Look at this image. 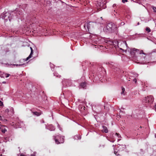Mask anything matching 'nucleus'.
I'll return each mask as SVG.
<instances>
[{"instance_id": "17", "label": "nucleus", "mask_w": 156, "mask_h": 156, "mask_svg": "<svg viewBox=\"0 0 156 156\" xmlns=\"http://www.w3.org/2000/svg\"><path fill=\"white\" fill-rule=\"evenodd\" d=\"M8 66L10 67H13L15 66V64H8Z\"/></svg>"}, {"instance_id": "20", "label": "nucleus", "mask_w": 156, "mask_h": 156, "mask_svg": "<svg viewBox=\"0 0 156 156\" xmlns=\"http://www.w3.org/2000/svg\"><path fill=\"white\" fill-rule=\"evenodd\" d=\"M54 76H55L57 77H60L61 76L59 75L58 73H54Z\"/></svg>"}, {"instance_id": "9", "label": "nucleus", "mask_w": 156, "mask_h": 156, "mask_svg": "<svg viewBox=\"0 0 156 156\" xmlns=\"http://www.w3.org/2000/svg\"><path fill=\"white\" fill-rule=\"evenodd\" d=\"M30 111L33 114V115H36L37 116H38L42 114V112L41 111L39 112H34L33 111L32 109H31Z\"/></svg>"}, {"instance_id": "16", "label": "nucleus", "mask_w": 156, "mask_h": 156, "mask_svg": "<svg viewBox=\"0 0 156 156\" xmlns=\"http://www.w3.org/2000/svg\"><path fill=\"white\" fill-rule=\"evenodd\" d=\"M3 51L5 53H7L9 51V50L8 48L5 47Z\"/></svg>"}, {"instance_id": "45", "label": "nucleus", "mask_w": 156, "mask_h": 156, "mask_svg": "<svg viewBox=\"0 0 156 156\" xmlns=\"http://www.w3.org/2000/svg\"><path fill=\"white\" fill-rule=\"evenodd\" d=\"M140 150H141V151H142V152H143V150L142 149H140Z\"/></svg>"}, {"instance_id": "5", "label": "nucleus", "mask_w": 156, "mask_h": 156, "mask_svg": "<svg viewBox=\"0 0 156 156\" xmlns=\"http://www.w3.org/2000/svg\"><path fill=\"white\" fill-rule=\"evenodd\" d=\"M55 143L57 144L62 143L64 142L63 136H60L59 135L54 136H53Z\"/></svg>"}, {"instance_id": "3", "label": "nucleus", "mask_w": 156, "mask_h": 156, "mask_svg": "<svg viewBox=\"0 0 156 156\" xmlns=\"http://www.w3.org/2000/svg\"><path fill=\"white\" fill-rule=\"evenodd\" d=\"M129 52L132 57H136L138 55L142 54L144 55H146V53L143 52V50H140L135 48L130 49Z\"/></svg>"}, {"instance_id": "10", "label": "nucleus", "mask_w": 156, "mask_h": 156, "mask_svg": "<svg viewBox=\"0 0 156 156\" xmlns=\"http://www.w3.org/2000/svg\"><path fill=\"white\" fill-rule=\"evenodd\" d=\"M94 23H94L91 22H90L89 23H87L84 24V27H87V28L89 29L91 27V26L93 25Z\"/></svg>"}, {"instance_id": "25", "label": "nucleus", "mask_w": 156, "mask_h": 156, "mask_svg": "<svg viewBox=\"0 0 156 156\" xmlns=\"http://www.w3.org/2000/svg\"><path fill=\"white\" fill-rule=\"evenodd\" d=\"M123 42L126 45L127 48H129L128 45H127L126 42V41H123Z\"/></svg>"}, {"instance_id": "42", "label": "nucleus", "mask_w": 156, "mask_h": 156, "mask_svg": "<svg viewBox=\"0 0 156 156\" xmlns=\"http://www.w3.org/2000/svg\"><path fill=\"white\" fill-rule=\"evenodd\" d=\"M137 24L138 25L140 24V23L139 22H138Z\"/></svg>"}, {"instance_id": "30", "label": "nucleus", "mask_w": 156, "mask_h": 156, "mask_svg": "<svg viewBox=\"0 0 156 156\" xmlns=\"http://www.w3.org/2000/svg\"><path fill=\"white\" fill-rule=\"evenodd\" d=\"M33 54H31V53H30V55H29V56H28V58H31L32 57V55H33Z\"/></svg>"}, {"instance_id": "28", "label": "nucleus", "mask_w": 156, "mask_h": 156, "mask_svg": "<svg viewBox=\"0 0 156 156\" xmlns=\"http://www.w3.org/2000/svg\"><path fill=\"white\" fill-rule=\"evenodd\" d=\"M24 65V64H15V66H22V65Z\"/></svg>"}, {"instance_id": "44", "label": "nucleus", "mask_w": 156, "mask_h": 156, "mask_svg": "<svg viewBox=\"0 0 156 156\" xmlns=\"http://www.w3.org/2000/svg\"><path fill=\"white\" fill-rule=\"evenodd\" d=\"M114 141H115V140H112V141H111V142H114Z\"/></svg>"}, {"instance_id": "22", "label": "nucleus", "mask_w": 156, "mask_h": 156, "mask_svg": "<svg viewBox=\"0 0 156 156\" xmlns=\"http://www.w3.org/2000/svg\"><path fill=\"white\" fill-rule=\"evenodd\" d=\"M152 8L153 9V10H154V12H156V7H154L153 6L152 7Z\"/></svg>"}, {"instance_id": "49", "label": "nucleus", "mask_w": 156, "mask_h": 156, "mask_svg": "<svg viewBox=\"0 0 156 156\" xmlns=\"http://www.w3.org/2000/svg\"><path fill=\"white\" fill-rule=\"evenodd\" d=\"M20 156H25L24 155H22V154H21Z\"/></svg>"}, {"instance_id": "1", "label": "nucleus", "mask_w": 156, "mask_h": 156, "mask_svg": "<svg viewBox=\"0 0 156 156\" xmlns=\"http://www.w3.org/2000/svg\"><path fill=\"white\" fill-rule=\"evenodd\" d=\"M13 14H15V12H12L11 13L4 12L1 15L0 17L4 20L5 22L7 21L8 19L10 22H11L15 19Z\"/></svg>"}, {"instance_id": "19", "label": "nucleus", "mask_w": 156, "mask_h": 156, "mask_svg": "<svg viewBox=\"0 0 156 156\" xmlns=\"http://www.w3.org/2000/svg\"><path fill=\"white\" fill-rule=\"evenodd\" d=\"M146 30L147 32V33H149L151 31V30L149 27H147L146 28Z\"/></svg>"}, {"instance_id": "52", "label": "nucleus", "mask_w": 156, "mask_h": 156, "mask_svg": "<svg viewBox=\"0 0 156 156\" xmlns=\"http://www.w3.org/2000/svg\"><path fill=\"white\" fill-rule=\"evenodd\" d=\"M101 18L102 20V17H101Z\"/></svg>"}, {"instance_id": "15", "label": "nucleus", "mask_w": 156, "mask_h": 156, "mask_svg": "<svg viewBox=\"0 0 156 156\" xmlns=\"http://www.w3.org/2000/svg\"><path fill=\"white\" fill-rule=\"evenodd\" d=\"M86 82H82L80 83V86L83 88H84L85 87H86Z\"/></svg>"}, {"instance_id": "14", "label": "nucleus", "mask_w": 156, "mask_h": 156, "mask_svg": "<svg viewBox=\"0 0 156 156\" xmlns=\"http://www.w3.org/2000/svg\"><path fill=\"white\" fill-rule=\"evenodd\" d=\"M81 138V136L80 135H75L73 137V138L75 140H80Z\"/></svg>"}, {"instance_id": "7", "label": "nucleus", "mask_w": 156, "mask_h": 156, "mask_svg": "<svg viewBox=\"0 0 156 156\" xmlns=\"http://www.w3.org/2000/svg\"><path fill=\"white\" fill-rule=\"evenodd\" d=\"M12 123L13 126L15 128H21L24 125L23 122L20 120H18L16 122H13Z\"/></svg>"}, {"instance_id": "21", "label": "nucleus", "mask_w": 156, "mask_h": 156, "mask_svg": "<svg viewBox=\"0 0 156 156\" xmlns=\"http://www.w3.org/2000/svg\"><path fill=\"white\" fill-rule=\"evenodd\" d=\"M122 92H121V94H123L125 91V88H124L123 87H122Z\"/></svg>"}, {"instance_id": "36", "label": "nucleus", "mask_w": 156, "mask_h": 156, "mask_svg": "<svg viewBox=\"0 0 156 156\" xmlns=\"http://www.w3.org/2000/svg\"><path fill=\"white\" fill-rule=\"evenodd\" d=\"M41 122L42 123H44V120H43V119L41 121Z\"/></svg>"}, {"instance_id": "38", "label": "nucleus", "mask_w": 156, "mask_h": 156, "mask_svg": "<svg viewBox=\"0 0 156 156\" xmlns=\"http://www.w3.org/2000/svg\"><path fill=\"white\" fill-rule=\"evenodd\" d=\"M116 4H114L113 5V7H115V6H116Z\"/></svg>"}, {"instance_id": "26", "label": "nucleus", "mask_w": 156, "mask_h": 156, "mask_svg": "<svg viewBox=\"0 0 156 156\" xmlns=\"http://www.w3.org/2000/svg\"><path fill=\"white\" fill-rule=\"evenodd\" d=\"M58 127L59 129L61 131L62 130V129L60 127V125L58 124Z\"/></svg>"}, {"instance_id": "34", "label": "nucleus", "mask_w": 156, "mask_h": 156, "mask_svg": "<svg viewBox=\"0 0 156 156\" xmlns=\"http://www.w3.org/2000/svg\"><path fill=\"white\" fill-rule=\"evenodd\" d=\"M154 108H155V110L156 111V103L154 105Z\"/></svg>"}, {"instance_id": "37", "label": "nucleus", "mask_w": 156, "mask_h": 156, "mask_svg": "<svg viewBox=\"0 0 156 156\" xmlns=\"http://www.w3.org/2000/svg\"><path fill=\"white\" fill-rule=\"evenodd\" d=\"M104 146H105V145H102V146H101V145H100V146H99V147H102L104 148Z\"/></svg>"}, {"instance_id": "50", "label": "nucleus", "mask_w": 156, "mask_h": 156, "mask_svg": "<svg viewBox=\"0 0 156 156\" xmlns=\"http://www.w3.org/2000/svg\"><path fill=\"white\" fill-rule=\"evenodd\" d=\"M154 52V51L152 52L151 53V54H152V53H153Z\"/></svg>"}, {"instance_id": "8", "label": "nucleus", "mask_w": 156, "mask_h": 156, "mask_svg": "<svg viewBox=\"0 0 156 156\" xmlns=\"http://www.w3.org/2000/svg\"><path fill=\"white\" fill-rule=\"evenodd\" d=\"M119 148L120 149L118 150L117 151H114V154H115V155H120L119 154V151L120 149L122 148V150H124L126 148V146L123 145H119Z\"/></svg>"}, {"instance_id": "51", "label": "nucleus", "mask_w": 156, "mask_h": 156, "mask_svg": "<svg viewBox=\"0 0 156 156\" xmlns=\"http://www.w3.org/2000/svg\"><path fill=\"white\" fill-rule=\"evenodd\" d=\"M0 156H2V154H1L0 155Z\"/></svg>"}, {"instance_id": "31", "label": "nucleus", "mask_w": 156, "mask_h": 156, "mask_svg": "<svg viewBox=\"0 0 156 156\" xmlns=\"http://www.w3.org/2000/svg\"><path fill=\"white\" fill-rule=\"evenodd\" d=\"M122 1L123 3H125L126 2H127L128 1L127 0H122Z\"/></svg>"}, {"instance_id": "4", "label": "nucleus", "mask_w": 156, "mask_h": 156, "mask_svg": "<svg viewBox=\"0 0 156 156\" xmlns=\"http://www.w3.org/2000/svg\"><path fill=\"white\" fill-rule=\"evenodd\" d=\"M154 101V98L152 95L148 96L144 98L143 99V101L145 103V105L147 106L150 107H152L151 105L153 104Z\"/></svg>"}, {"instance_id": "39", "label": "nucleus", "mask_w": 156, "mask_h": 156, "mask_svg": "<svg viewBox=\"0 0 156 156\" xmlns=\"http://www.w3.org/2000/svg\"><path fill=\"white\" fill-rule=\"evenodd\" d=\"M120 49H121V50H123V51H124V50H123V49H122V48H120ZM124 51H125V52H126V50H124Z\"/></svg>"}, {"instance_id": "35", "label": "nucleus", "mask_w": 156, "mask_h": 156, "mask_svg": "<svg viewBox=\"0 0 156 156\" xmlns=\"http://www.w3.org/2000/svg\"><path fill=\"white\" fill-rule=\"evenodd\" d=\"M30 53H31V54H33V49H31V50Z\"/></svg>"}, {"instance_id": "2", "label": "nucleus", "mask_w": 156, "mask_h": 156, "mask_svg": "<svg viewBox=\"0 0 156 156\" xmlns=\"http://www.w3.org/2000/svg\"><path fill=\"white\" fill-rule=\"evenodd\" d=\"M117 28V25H115L112 23L108 24L107 26L104 27V31L106 33H109L114 32Z\"/></svg>"}, {"instance_id": "29", "label": "nucleus", "mask_w": 156, "mask_h": 156, "mask_svg": "<svg viewBox=\"0 0 156 156\" xmlns=\"http://www.w3.org/2000/svg\"><path fill=\"white\" fill-rule=\"evenodd\" d=\"M36 152H34V154H31V156H35L36 155Z\"/></svg>"}, {"instance_id": "18", "label": "nucleus", "mask_w": 156, "mask_h": 156, "mask_svg": "<svg viewBox=\"0 0 156 156\" xmlns=\"http://www.w3.org/2000/svg\"><path fill=\"white\" fill-rule=\"evenodd\" d=\"M9 108H7L5 110V113L8 114L9 115Z\"/></svg>"}, {"instance_id": "48", "label": "nucleus", "mask_w": 156, "mask_h": 156, "mask_svg": "<svg viewBox=\"0 0 156 156\" xmlns=\"http://www.w3.org/2000/svg\"><path fill=\"white\" fill-rule=\"evenodd\" d=\"M155 137L156 138V134H155Z\"/></svg>"}, {"instance_id": "53", "label": "nucleus", "mask_w": 156, "mask_h": 156, "mask_svg": "<svg viewBox=\"0 0 156 156\" xmlns=\"http://www.w3.org/2000/svg\"><path fill=\"white\" fill-rule=\"evenodd\" d=\"M5 82H3V83H5Z\"/></svg>"}, {"instance_id": "54", "label": "nucleus", "mask_w": 156, "mask_h": 156, "mask_svg": "<svg viewBox=\"0 0 156 156\" xmlns=\"http://www.w3.org/2000/svg\"><path fill=\"white\" fill-rule=\"evenodd\" d=\"M1 143V142L0 141V143Z\"/></svg>"}, {"instance_id": "32", "label": "nucleus", "mask_w": 156, "mask_h": 156, "mask_svg": "<svg viewBox=\"0 0 156 156\" xmlns=\"http://www.w3.org/2000/svg\"><path fill=\"white\" fill-rule=\"evenodd\" d=\"M133 81L135 83H136L137 80L136 78L134 79H133Z\"/></svg>"}, {"instance_id": "40", "label": "nucleus", "mask_w": 156, "mask_h": 156, "mask_svg": "<svg viewBox=\"0 0 156 156\" xmlns=\"http://www.w3.org/2000/svg\"><path fill=\"white\" fill-rule=\"evenodd\" d=\"M30 58H28V57L27 58H26V61H27Z\"/></svg>"}, {"instance_id": "46", "label": "nucleus", "mask_w": 156, "mask_h": 156, "mask_svg": "<svg viewBox=\"0 0 156 156\" xmlns=\"http://www.w3.org/2000/svg\"><path fill=\"white\" fill-rule=\"evenodd\" d=\"M140 128H142V126H140Z\"/></svg>"}, {"instance_id": "41", "label": "nucleus", "mask_w": 156, "mask_h": 156, "mask_svg": "<svg viewBox=\"0 0 156 156\" xmlns=\"http://www.w3.org/2000/svg\"><path fill=\"white\" fill-rule=\"evenodd\" d=\"M9 76V74H7V76H6V77H8Z\"/></svg>"}, {"instance_id": "11", "label": "nucleus", "mask_w": 156, "mask_h": 156, "mask_svg": "<svg viewBox=\"0 0 156 156\" xmlns=\"http://www.w3.org/2000/svg\"><path fill=\"white\" fill-rule=\"evenodd\" d=\"M46 128L51 131H54L55 129V126L52 125H50Z\"/></svg>"}, {"instance_id": "24", "label": "nucleus", "mask_w": 156, "mask_h": 156, "mask_svg": "<svg viewBox=\"0 0 156 156\" xmlns=\"http://www.w3.org/2000/svg\"><path fill=\"white\" fill-rule=\"evenodd\" d=\"M1 131L3 133H5L7 131V129L4 128V129H2Z\"/></svg>"}, {"instance_id": "43", "label": "nucleus", "mask_w": 156, "mask_h": 156, "mask_svg": "<svg viewBox=\"0 0 156 156\" xmlns=\"http://www.w3.org/2000/svg\"><path fill=\"white\" fill-rule=\"evenodd\" d=\"M2 126L1 125H0V129H1V127Z\"/></svg>"}, {"instance_id": "27", "label": "nucleus", "mask_w": 156, "mask_h": 156, "mask_svg": "<svg viewBox=\"0 0 156 156\" xmlns=\"http://www.w3.org/2000/svg\"><path fill=\"white\" fill-rule=\"evenodd\" d=\"M115 135H116L117 137L119 138H120V137H121V136L118 133H115Z\"/></svg>"}, {"instance_id": "47", "label": "nucleus", "mask_w": 156, "mask_h": 156, "mask_svg": "<svg viewBox=\"0 0 156 156\" xmlns=\"http://www.w3.org/2000/svg\"><path fill=\"white\" fill-rule=\"evenodd\" d=\"M30 50H31V49H32V47H30Z\"/></svg>"}, {"instance_id": "13", "label": "nucleus", "mask_w": 156, "mask_h": 156, "mask_svg": "<svg viewBox=\"0 0 156 156\" xmlns=\"http://www.w3.org/2000/svg\"><path fill=\"white\" fill-rule=\"evenodd\" d=\"M103 129L102 130V131L103 132H105V133H108V130L107 128V127L104 126H102Z\"/></svg>"}, {"instance_id": "12", "label": "nucleus", "mask_w": 156, "mask_h": 156, "mask_svg": "<svg viewBox=\"0 0 156 156\" xmlns=\"http://www.w3.org/2000/svg\"><path fill=\"white\" fill-rule=\"evenodd\" d=\"M9 108V115H12L14 113V109L13 108L10 107Z\"/></svg>"}, {"instance_id": "6", "label": "nucleus", "mask_w": 156, "mask_h": 156, "mask_svg": "<svg viewBox=\"0 0 156 156\" xmlns=\"http://www.w3.org/2000/svg\"><path fill=\"white\" fill-rule=\"evenodd\" d=\"M12 12H15V14H13V17L15 18V17L18 19H21L22 18L23 13L22 11L19 10L17 11L16 10Z\"/></svg>"}, {"instance_id": "23", "label": "nucleus", "mask_w": 156, "mask_h": 156, "mask_svg": "<svg viewBox=\"0 0 156 156\" xmlns=\"http://www.w3.org/2000/svg\"><path fill=\"white\" fill-rule=\"evenodd\" d=\"M125 24V23L124 22H122L120 23V24H119L118 26H117V27L120 26V25L123 26V25H124Z\"/></svg>"}, {"instance_id": "33", "label": "nucleus", "mask_w": 156, "mask_h": 156, "mask_svg": "<svg viewBox=\"0 0 156 156\" xmlns=\"http://www.w3.org/2000/svg\"><path fill=\"white\" fill-rule=\"evenodd\" d=\"M3 103L2 102V101H0V106H2L3 105Z\"/></svg>"}]
</instances>
